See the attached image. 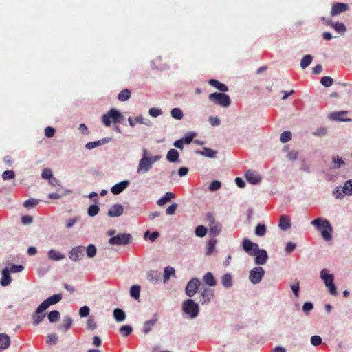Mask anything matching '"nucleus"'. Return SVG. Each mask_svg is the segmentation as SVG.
<instances>
[{
	"instance_id": "nucleus-1",
	"label": "nucleus",
	"mask_w": 352,
	"mask_h": 352,
	"mask_svg": "<svg viewBox=\"0 0 352 352\" xmlns=\"http://www.w3.org/2000/svg\"><path fill=\"white\" fill-rule=\"evenodd\" d=\"M311 224L316 226L318 230H321L322 236L325 241H328L332 239V227L327 219L319 217L312 221Z\"/></svg>"
},
{
	"instance_id": "nucleus-2",
	"label": "nucleus",
	"mask_w": 352,
	"mask_h": 352,
	"mask_svg": "<svg viewBox=\"0 0 352 352\" xmlns=\"http://www.w3.org/2000/svg\"><path fill=\"white\" fill-rule=\"evenodd\" d=\"M123 119L122 115L116 109H111L102 118V122L107 126H109L111 123H121Z\"/></svg>"
},
{
	"instance_id": "nucleus-3",
	"label": "nucleus",
	"mask_w": 352,
	"mask_h": 352,
	"mask_svg": "<svg viewBox=\"0 0 352 352\" xmlns=\"http://www.w3.org/2000/svg\"><path fill=\"white\" fill-rule=\"evenodd\" d=\"M208 99L214 104L223 107H228L231 104L230 96L224 93H212L209 95Z\"/></svg>"
},
{
	"instance_id": "nucleus-4",
	"label": "nucleus",
	"mask_w": 352,
	"mask_h": 352,
	"mask_svg": "<svg viewBox=\"0 0 352 352\" xmlns=\"http://www.w3.org/2000/svg\"><path fill=\"white\" fill-rule=\"evenodd\" d=\"M320 278L324 281L325 286L329 289L332 296H336L337 289L333 283V275L329 273L327 269H323L320 272Z\"/></svg>"
},
{
	"instance_id": "nucleus-5",
	"label": "nucleus",
	"mask_w": 352,
	"mask_h": 352,
	"mask_svg": "<svg viewBox=\"0 0 352 352\" xmlns=\"http://www.w3.org/2000/svg\"><path fill=\"white\" fill-rule=\"evenodd\" d=\"M160 158V156H153L151 157H142L139 162L137 173H140L148 172L152 168L153 164L159 160Z\"/></svg>"
},
{
	"instance_id": "nucleus-6",
	"label": "nucleus",
	"mask_w": 352,
	"mask_h": 352,
	"mask_svg": "<svg viewBox=\"0 0 352 352\" xmlns=\"http://www.w3.org/2000/svg\"><path fill=\"white\" fill-rule=\"evenodd\" d=\"M133 241V237L130 234H118L109 239V244L111 245H125L130 244Z\"/></svg>"
},
{
	"instance_id": "nucleus-7",
	"label": "nucleus",
	"mask_w": 352,
	"mask_h": 352,
	"mask_svg": "<svg viewBox=\"0 0 352 352\" xmlns=\"http://www.w3.org/2000/svg\"><path fill=\"white\" fill-rule=\"evenodd\" d=\"M182 310L185 314L189 315L191 318H194L198 315L199 306L193 300L188 299L184 301Z\"/></svg>"
},
{
	"instance_id": "nucleus-8",
	"label": "nucleus",
	"mask_w": 352,
	"mask_h": 352,
	"mask_svg": "<svg viewBox=\"0 0 352 352\" xmlns=\"http://www.w3.org/2000/svg\"><path fill=\"white\" fill-rule=\"evenodd\" d=\"M264 274L265 271L263 267H256L250 272V280L253 284H257L261 281Z\"/></svg>"
},
{
	"instance_id": "nucleus-9",
	"label": "nucleus",
	"mask_w": 352,
	"mask_h": 352,
	"mask_svg": "<svg viewBox=\"0 0 352 352\" xmlns=\"http://www.w3.org/2000/svg\"><path fill=\"white\" fill-rule=\"evenodd\" d=\"M61 294H57L50 296L39 305V310H46L50 305L58 303L61 300Z\"/></svg>"
},
{
	"instance_id": "nucleus-10",
	"label": "nucleus",
	"mask_w": 352,
	"mask_h": 352,
	"mask_svg": "<svg viewBox=\"0 0 352 352\" xmlns=\"http://www.w3.org/2000/svg\"><path fill=\"white\" fill-rule=\"evenodd\" d=\"M200 282L199 280L197 278H192L187 284L186 287V294L188 296L192 297L193 296L199 286Z\"/></svg>"
},
{
	"instance_id": "nucleus-11",
	"label": "nucleus",
	"mask_w": 352,
	"mask_h": 352,
	"mask_svg": "<svg viewBox=\"0 0 352 352\" xmlns=\"http://www.w3.org/2000/svg\"><path fill=\"white\" fill-rule=\"evenodd\" d=\"M207 218L210 222V223H209L210 234L214 236L218 235L221 230V228H222L221 225L219 223L216 222L214 220L213 216L211 214H208L207 215Z\"/></svg>"
},
{
	"instance_id": "nucleus-12",
	"label": "nucleus",
	"mask_w": 352,
	"mask_h": 352,
	"mask_svg": "<svg viewBox=\"0 0 352 352\" xmlns=\"http://www.w3.org/2000/svg\"><path fill=\"white\" fill-rule=\"evenodd\" d=\"M251 256H256L254 262L256 265H264L268 258L267 252L263 249H259V248L254 252H252Z\"/></svg>"
},
{
	"instance_id": "nucleus-13",
	"label": "nucleus",
	"mask_w": 352,
	"mask_h": 352,
	"mask_svg": "<svg viewBox=\"0 0 352 352\" xmlns=\"http://www.w3.org/2000/svg\"><path fill=\"white\" fill-rule=\"evenodd\" d=\"M84 250L83 246H76L72 248L68 254L69 258L73 261L80 260L83 257Z\"/></svg>"
},
{
	"instance_id": "nucleus-14",
	"label": "nucleus",
	"mask_w": 352,
	"mask_h": 352,
	"mask_svg": "<svg viewBox=\"0 0 352 352\" xmlns=\"http://www.w3.org/2000/svg\"><path fill=\"white\" fill-rule=\"evenodd\" d=\"M242 246L243 249L250 256L259 248L257 243L251 241L249 239L243 240Z\"/></svg>"
},
{
	"instance_id": "nucleus-15",
	"label": "nucleus",
	"mask_w": 352,
	"mask_h": 352,
	"mask_svg": "<svg viewBox=\"0 0 352 352\" xmlns=\"http://www.w3.org/2000/svg\"><path fill=\"white\" fill-rule=\"evenodd\" d=\"M349 10V6L344 3H335L332 5L331 15L336 16Z\"/></svg>"
},
{
	"instance_id": "nucleus-16",
	"label": "nucleus",
	"mask_w": 352,
	"mask_h": 352,
	"mask_svg": "<svg viewBox=\"0 0 352 352\" xmlns=\"http://www.w3.org/2000/svg\"><path fill=\"white\" fill-rule=\"evenodd\" d=\"M348 112L346 111L333 112L329 115V119L340 122H348L351 121V119L346 118Z\"/></svg>"
},
{
	"instance_id": "nucleus-17",
	"label": "nucleus",
	"mask_w": 352,
	"mask_h": 352,
	"mask_svg": "<svg viewBox=\"0 0 352 352\" xmlns=\"http://www.w3.org/2000/svg\"><path fill=\"white\" fill-rule=\"evenodd\" d=\"M45 311V310H39V306L36 308L35 312L32 316L34 326H38L44 320L45 314L43 312Z\"/></svg>"
},
{
	"instance_id": "nucleus-18",
	"label": "nucleus",
	"mask_w": 352,
	"mask_h": 352,
	"mask_svg": "<svg viewBox=\"0 0 352 352\" xmlns=\"http://www.w3.org/2000/svg\"><path fill=\"white\" fill-rule=\"evenodd\" d=\"M124 212L123 206L117 204L113 205L109 210L107 215L110 217H116L122 215Z\"/></svg>"
},
{
	"instance_id": "nucleus-19",
	"label": "nucleus",
	"mask_w": 352,
	"mask_h": 352,
	"mask_svg": "<svg viewBox=\"0 0 352 352\" xmlns=\"http://www.w3.org/2000/svg\"><path fill=\"white\" fill-rule=\"evenodd\" d=\"M245 177L247 181L252 184H258L261 179L259 174L252 170H247Z\"/></svg>"
},
{
	"instance_id": "nucleus-20",
	"label": "nucleus",
	"mask_w": 352,
	"mask_h": 352,
	"mask_svg": "<svg viewBox=\"0 0 352 352\" xmlns=\"http://www.w3.org/2000/svg\"><path fill=\"white\" fill-rule=\"evenodd\" d=\"M129 185V181L124 180L113 185L111 188V191L113 195H118L121 193L125 188H126Z\"/></svg>"
},
{
	"instance_id": "nucleus-21",
	"label": "nucleus",
	"mask_w": 352,
	"mask_h": 352,
	"mask_svg": "<svg viewBox=\"0 0 352 352\" xmlns=\"http://www.w3.org/2000/svg\"><path fill=\"white\" fill-rule=\"evenodd\" d=\"M213 290L209 288H206L201 292L199 301L201 304H206L209 302L210 300L213 298Z\"/></svg>"
},
{
	"instance_id": "nucleus-22",
	"label": "nucleus",
	"mask_w": 352,
	"mask_h": 352,
	"mask_svg": "<svg viewBox=\"0 0 352 352\" xmlns=\"http://www.w3.org/2000/svg\"><path fill=\"white\" fill-rule=\"evenodd\" d=\"M12 280L11 276H10V271L8 268L3 269L1 272V278L0 280V284L3 287L8 286L10 284Z\"/></svg>"
},
{
	"instance_id": "nucleus-23",
	"label": "nucleus",
	"mask_w": 352,
	"mask_h": 352,
	"mask_svg": "<svg viewBox=\"0 0 352 352\" xmlns=\"http://www.w3.org/2000/svg\"><path fill=\"white\" fill-rule=\"evenodd\" d=\"M291 226L292 223L289 216L285 214L281 215L279 219V228L283 230H287L291 228Z\"/></svg>"
},
{
	"instance_id": "nucleus-24",
	"label": "nucleus",
	"mask_w": 352,
	"mask_h": 352,
	"mask_svg": "<svg viewBox=\"0 0 352 352\" xmlns=\"http://www.w3.org/2000/svg\"><path fill=\"white\" fill-rule=\"evenodd\" d=\"M73 320L69 316H65L63 320V323L58 326V329L63 332H66L72 326Z\"/></svg>"
},
{
	"instance_id": "nucleus-25",
	"label": "nucleus",
	"mask_w": 352,
	"mask_h": 352,
	"mask_svg": "<svg viewBox=\"0 0 352 352\" xmlns=\"http://www.w3.org/2000/svg\"><path fill=\"white\" fill-rule=\"evenodd\" d=\"M10 345V338L6 333H0V349H8Z\"/></svg>"
},
{
	"instance_id": "nucleus-26",
	"label": "nucleus",
	"mask_w": 352,
	"mask_h": 352,
	"mask_svg": "<svg viewBox=\"0 0 352 352\" xmlns=\"http://www.w3.org/2000/svg\"><path fill=\"white\" fill-rule=\"evenodd\" d=\"M208 83L210 85L215 87L221 92H226L228 91V87L225 84L220 82L217 80L210 79Z\"/></svg>"
},
{
	"instance_id": "nucleus-27",
	"label": "nucleus",
	"mask_w": 352,
	"mask_h": 352,
	"mask_svg": "<svg viewBox=\"0 0 352 352\" xmlns=\"http://www.w3.org/2000/svg\"><path fill=\"white\" fill-rule=\"evenodd\" d=\"M342 192L343 195L342 196L336 195V198H341L344 195H352V180H348L345 182L342 188Z\"/></svg>"
},
{
	"instance_id": "nucleus-28",
	"label": "nucleus",
	"mask_w": 352,
	"mask_h": 352,
	"mask_svg": "<svg viewBox=\"0 0 352 352\" xmlns=\"http://www.w3.org/2000/svg\"><path fill=\"white\" fill-rule=\"evenodd\" d=\"M195 153L197 154H199L201 155L210 157V158H214L215 157L217 152L216 151H214L211 148L204 147L202 151H196Z\"/></svg>"
},
{
	"instance_id": "nucleus-29",
	"label": "nucleus",
	"mask_w": 352,
	"mask_h": 352,
	"mask_svg": "<svg viewBox=\"0 0 352 352\" xmlns=\"http://www.w3.org/2000/svg\"><path fill=\"white\" fill-rule=\"evenodd\" d=\"M113 318L117 322H121L126 319V314L122 309L116 308L113 310Z\"/></svg>"
},
{
	"instance_id": "nucleus-30",
	"label": "nucleus",
	"mask_w": 352,
	"mask_h": 352,
	"mask_svg": "<svg viewBox=\"0 0 352 352\" xmlns=\"http://www.w3.org/2000/svg\"><path fill=\"white\" fill-rule=\"evenodd\" d=\"M48 257L52 261H60L65 258V255L55 250H50L48 252Z\"/></svg>"
},
{
	"instance_id": "nucleus-31",
	"label": "nucleus",
	"mask_w": 352,
	"mask_h": 352,
	"mask_svg": "<svg viewBox=\"0 0 352 352\" xmlns=\"http://www.w3.org/2000/svg\"><path fill=\"white\" fill-rule=\"evenodd\" d=\"M160 277V273L157 271H149L146 274V279L152 283H157Z\"/></svg>"
},
{
	"instance_id": "nucleus-32",
	"label": "nucleus",
	"mask_w": 352,
	"mask_h": 352,
	"mask_svg": "<svg viewBox=\"0 0 352 352\" xmlns=\"http://www.w3.org/2000/svg\"><path fill=\"white\" fill-rule=\"evenodd\" d=\"M205 283L209 286H215L217 280L211 272H207L203 278Z\"/></svg>"
},
{
	"instance_id": "nucleus-33",
	"label": "nucleus",
	"mask_w": 352,
	"mask_h": 352,
	"mask_svg": "<svg viewBox=\"0 0 352 352\" xmlns=\"http://www.w3.org/2000/svg\"><path fill=\"white\" fill-rule=\"evenodd\" d=\"M344 165H345V162L343 160V159L341 157H340V156L333 157L331 168L338 169Z\"/></svg>"
},
{
	"instance_id": "nucleus-34",
	"label": "nucleus",
	"mask_w": 352,
	"mask_h": 352,
	"mask_svg": "<svg viewBox=\"0 0 352 352\" xmlns=\"http://www.w3.org/2000/svg\"><path fill=\"white\" fill-rule=\"evenodd\" d=\"M167 160L170 162H177L179 159V153L175 149H170L168 151L166 155Z\"/></svg>"
},
{
	"instance_id": "nucleus-35",
	"label": "nucleus",
	"mask_w": 352,
	"mask_h": 352,
	"mask_svg": "<svg viewBox=\"0 0 352 352\" xmlns=\"http://www.w3.org/2000/svg\"><path fill=\"white\" fill-rule=\"evenodd\" d=\"M175 197V195L174 193H173L171 192H168L165 194V195L163 197H162L161 199L157 200V204L159 206H163L166 202L170 201L171 199H174Z\"/></svg>"
},
{
	"instance_id": "nucleus-36",
	"label": "nucleus",
	"mask_w": 352,
	"mask_h": 352,
	"mask_svg": "<svg viewBox=\"0 0 352 352\" xmlns=\"http://www.w3.org/2000/svg\"><path fill=\"white\" fill-rule=\"evenodd\" d=\"M58 341V336L56 333H49L46 337V343L49 346H54Z\"/></svg>"
},
{
	"instance_id": "nucleus-37",
	"label": "nucleus",
	"mask_w": 352,
	"mask_h": 352,
	"mask_svg": "<svg viewBox=\"0 0 352 352\" xmlns=\"http://www.w3.org/2000/svg\"><path fill=\"white\" fill-rule=\"evenodd\" d=\"M157 318H154L151 320H147L144 324L143 332L145 334L149 333L151 330L152 327L157 322Z\"/></svg>"
},
{
	"instance_id": "nucleus-38",
	"label": "nucleus",
	"mask_w": 352,
	"mask_h": 352,
	"mask_svg": "<svg viewBox=\"0 0 352 352\" xmlns=\"http://www.w3.org/2000/svg\"><path fill=\"white\" fill-rule=\"evenodd\" d=\"M330 26L339 33H344L346 30V26L341 22L331 23Z\"/></svg>"
},
{
	"instance_id": "nucleus-39",
	"label": "nucleus",
	"mask_w": 352,
	"mask_h": 352,
	"mask_svg": "<svg viewBox=\"0 0 352 352\" xmlns=\"http://www.w3.org/2000/svg\"><path fill=\"white\" fill-rule=\"evenodd\" d=\"M131 91L128 89L122 90L118 96V98L120 101H126L131 97Z\"/></svg>"
},
{
	"instance_id": "nucleus-40",
	"label": "nucleus",
	"mask_w": 352,
	"mask_h": 352,
	"mask_svg": "<svg viewBox=\"0 0 352 352\" xmlns=\"http://www.w3.org/2000/svg\"><path fill=\"white\" fill-rule=\"evenodd\" d=\"M47 318L50 322H56L60 319V313L57 310H53L47 314Z\"/></svg>"
},
{
	"instance_id": "nucleus-41",
	"label": "nucleus",
	"mask_w": 352,
	"mask_h": 352,
	"mask_svg": "<svg viewBox=\"0 0 352 352\" xmlns=\"http://www.w3.org/2000/svg\"><path fill=\"white\" fill-rule=\"evenodd\" d=\"M267 232V228L264 224H258L254 230V234L258 236H263Z\"/></svg>"
},
{
	"instance_id": "nucleus-42",
	"label": "nucleus",
	"mask_w": 352,
	"mask_h": 352,
	"mask_svg": "<svg viewBox=\"0 0 352 352\" xmlns=\"http://www.w3.org/2000/svg\"><path fill=\"white\" fill-rule=\"evenodd\" d=\"M221 283L225 287H230L232 284V276L229 274H225L221 278Z\"/></svg>"
},
{
	"instance_id": "nucleus-43",
	"label": "nucleus",
	"mask_w": 352,
	"mask_h": 352,
	"mask_svg": "<svg viewBox=\"0 0 352 352\" xmlns=\"http://www.w3.org/2000/svg\"><path fill=\"white\" fill-rule=\"evenodd\" d=\"M132 331V327L129 324L123 325L119 329L120 334L123 337H127L128 336H129L131 333Z\"/></svg>"
},
{
	"instance_id": "nucleus-44",
	"label": "nucleus",
	"mask_w": 352,
	"mask_h": 352,
	"mask_svg": "<svg viewBox=\"0 0 352 352\" xmlns=\"http://www.w3.org/2000/svg\"><path fill=\"white\" fill-rule=\"evenodd\" d=\"M312 59V56L309 54L304 56L300 61V67L302 69L306 68L311 64Z\"/></svg>"
},
{
	"instance_id": "nucleus-45",
	"label": "nucleus",
	"mask_w": 352,
	"mask_h": 352,
	"mask_svg": "<svg viewBox=\"0 0 352 352\" xmlns=\"http://www.w3.org/2000/svg\"><path fill=\"white\" fill-rule=\"evenodd\" d=\"M217 242V240L216 239H211L208 241V248H207V252H206L207 255H211L214 252L215 245H216Z\"/></svg>"
},
{
	"instance_id": "nucleus-46",
	"label": "nucleus",
	"mask_w": 352,
	"mask_h": 352,
	"mask_svg": "<svg viewBox=\"0 0 352 352\" xmlns=\"http://www.w3.org/2000/svg\"><path fill=\"white\" fill-rule=\"evenodd\" d=\"M140 292V287L138 285H133L130 289V294L135 299L139 298Z\"/></svg>"
},
{
	"instance_id": "nucleus-47",
	"label": "nucleus",
	"mask_w": 352,
	"mask_h": 352,
	"mask_svg": "<svg viewBox=\"0 0 352 352\" xmlns=\"http://www.w3.org/2000/svg\"><path fill=\"white\" fill-rule=\"evenodd\" d=\"M171 116L177 120H182L183 118V112L179 108H174L171 110Z\"/></svg>"
},
{
	"instance_id": "nucleus-48",
	"label": "nucleus",
	"mask_w": 352,
	"mask_h": 352,
	"mask_svg": "<svg viewBox=\"0 0 352 352\" xmlns=\"http://www.w3.org/2000/svg\"><path fill=\"white\" fill-rule=\"evenodd\" d=\"M99 210L100 208L96 204H93L89 207L87 213L90 217H94L98 214Z\"/></svg>"
},
{
	"instance_id": "nucleus-49",
	"label": "nucleus",
	"mask_w": 352,
	"mask_h": 352,
	"mask_svg": "<svg viewBox=\"0 0 352 352\" xmlns=\"http://www.w3.org/2000/svg\"><path fill=\"white\" fill-rule=\"evenodd\" d=\"M175 274V269L172 267H166L164 269V282L168 280L170 278V276L171 275H173Z\"/></svg>"
},
{
	"instance_id": "nucleus-50",
	"label": "nucleus",
	"mask_w": 352,
	"mask_h": 352,
	"mask_svg": "<svg viewBox=\"0 0 352 352\" xmlns=\"http://www.w3.org/2000/svg\"><path fill=\"white\" fill-rule=\"evenodd\" d=\"M292 139V133L289 131H283L280 136L281 142L286 143Z\"/></svg>"
},
{
	"instance_id": "nucleus-51",
	"label": "nucleus",
	"mask_w": 352,
	"mask_h": 352,
	"mask_svg": "<svg viewBox=\"0 0 352 352\" xmlns=\"http://www.w3.org/2000/svg\"><path fill=\"white\" fill-rule=\"evenodd\" d=\"M320 83L325 87H329L333 85V80L330 76H324L321 78Z\"/></svg>"
},
{
	"instance_id": "nucleus-52",
	"label": "nucleus",
	"mask_w": 352,
	"mask_h": 352,
	"mask_svg": "<svg viewBox=\"0 0 352 352\" xmlns=\"http://www.w3.org/2000/svg\"><path fill=\"white\" fill-rule=\"evenodd\" d=\"M207 233V229L204 226H198L195 229V234L199 237L204 236Z\"/></svg>"
},
{
	"instance_id": "nucleus-53",
	"label": "nucleus",
	"mask_w": 352,
	"mask_h": 352,
	"mask_svg": "<svg viewBox=\"0 0 352 352\" xmlns=\"http://www.w3.org/2000/svg\"><path fill=\"white\" fill-rule=\"evenodd\" d=\"M96 322L93 317H90L87 320L86 328L88 330H94L96 329Z\"/></svg>"
},
{
	"instance_id": "nucleus-54",
	"label": "nucleus",
	"mask_w": 352,
	"mask_h": 352,
	"mask_svg": "<svg viewBox=\"0 0 352 352\" xmlns=\"http://www.w3.org/2000/svg\"><path fill=\"white\" fill-rule=\"evenodd\" d=\"M87 255L89 258H93L96 254V248L94 245L90 244L87 248Z\"/></svg>"
},
{
	"instance_id": "nucleus-55",
	"label": "nucleus",
	"mask_w": 352,
	"mask_h": 352,
	"mask_svg": "<svg viewBox=\"0 0 352 352\" xmlns=\"http://www.w3.org/2000/svg\"><path fill=\"white\" fill-rule=\"evenodd\" d=\"M38 202V201L36 199H30L25 201V202L23 203V206L27 208H33L37 205Z\"/></svg>"
},
{
	"instance_id": "nucleus-56",
	"label": "nucleus",
	"mask_w": 352,
	"mask_h": 352,
	"mask_svg": "<svg viewBox=\"0 0 352 352\" xmlns=\"http://www.w3.org/2000/svg\"><path fill=\"white\" fill-rule=\"evenodd\" d=\"M292 290L294 292V294L296 296H299V281L296 280L293 283L290 285Z\"/></svg>"
},
{
	"instance_id": "nucleus-57",
	"label": "nucleus",
	"mask_w": 352,
	"mask_h": 352,
	"mask_svg": "<svg viewBox=\"0 0 352 352\" xmlns=\"http://www.w3.org/2000/svg\"><path fill=\"white\" fill-rule=\"evenodd\" d=\"M14 177L15 173L13 170H6L2 174V178L4 180L13 179Z\"/></svg>"
},
{
	"instance_id": "nucleus-58",
	"label": "nucleus",
	"mask_w": 352,
	"mask_h": 352,
	"mask_svg": "<svg viewBox=\"0 0 352 352\" xmlns=\"http://www.w3.org/2000/svg\"><path fill=\"white\" fill-rule=\"evenodd\" d=\"M90 309L88 306H83L79 310V315L81 318H85L89 316Z\"/></svg>"
},
{
	"instance_id": "nucleus-59",
	"label": "nucleus",
	"mask_w": 352,
	"mask_h": 352,
	"mask_svg": "<svg viewBox=\"0 0 352 352\" xmlns=\"http://www.w3.org/2000/svg\"><path fill=\"white\" fill-rule=\"evenodd\" d=\"M178 205L176 203L172 204L166 210L168 215H173L177 209Z\"/></svg>"
},
{
	"instance_id": "nucleus-60",
	"label": "nucleus",
	"mask_w": 352,
	"mask_h": 352,
	"mask_svg": "<svg viewBox=\"0 0 352 352\" xmlns=\"http://www.w3.org/2000/svg\"><path fill=\"white\" fill-rule=\"evenodd\" d=\"M41 176L43 179H50L53 177V175L50 169L45 168L42 171Z\"/></svg>"
},
{
	"instance_id": "nucleus-61",
	"label": "nucleus",
	"mask_w": 352,
	"mask_h": 352,
	"mask_svg": "<svg viewBox=\"0 0 352 352\" xmlns=\"http://www.w3.org/2000/svg\"><path fill=\"white\" fill-rule=\"evenodd\" d=\"M310 342L314 346H318L322 343V338L319 336H313L311 338Z\"/></svg>"
},
{
	"instance_id": "nucleus-62",
	"label": "nucleus",
	"mask_w": 352,
	"mask_h": 352,
	"mask_svg": "<svg viewBox=\"0 0 352 352\" xmlns=\"http://www.w3.org/2000/svg\"><path fill=\"white\" fill-rule=\"evenodd\" d=\"M148 112L150 116L154 118L157 117L162 113L161 109L155 107L151 108Z\"/></svg>"
},
{
	"instance_id": "nucleus-63",
	"label": "nucleus",
	"mask_w": 352,
	"mask_h": 352,
	"mask_svg": "<svg viewBox=\"0 0 352 352\" xmlns=\"http://www.w3.org/2000/svg\"><path fill=\"white\" fill-rule=\"evenodd\" d=\"M55 129L52 126H47L45 129V135L47 138H52L55 134Z\"/></svg>"
},
{
	"instance_id": "nucleus-64",
	"label": "nucleus",
	"mask_w": 352,
	"mask_h": 352,
	"mask_svg": "<svg viewBox=\"0 0 352 352\" xmlns=\"http://www.w3.org/2000/svg\"><path fill=\"white\" fill-rule=\"evenodd\" d=\"M220 187H221V182L217 180H214L210 184L209 189L211 191H214V190H217L219 188H220Z\"/></svg>"
}]
</instances>
